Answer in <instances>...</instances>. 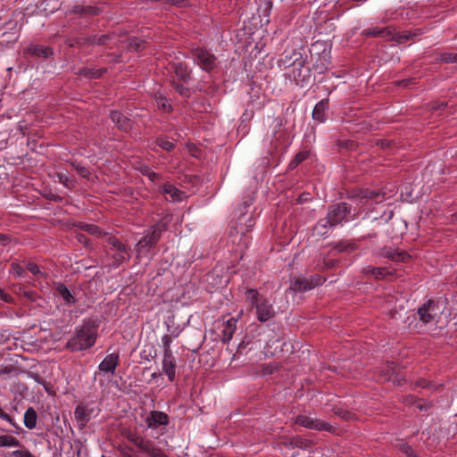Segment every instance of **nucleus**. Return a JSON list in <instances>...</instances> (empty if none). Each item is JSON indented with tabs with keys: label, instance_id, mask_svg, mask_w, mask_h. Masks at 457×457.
<instances>
[{
	"label": "nucleus",
	"instance_id": "obj_27",
	"mask_svg": "<svg viewBox=\"0 0 457 457\" xmlns=\"http://www.w3.org/2000/svg\"><path fill=\"white\" fill-rule=\"evenodd\" d=\"M155 101L160 109H162L164 112H168L170 109V104L167 102L166 98L161 94H155Z\"/></svg>",
	"mask_w": 457,
	"mask_h": 457
},
{
	"label": "nucleus",
	"instance_id": "obj_26",
	"mask_svg": "<svg viewBox=\"0 0 457 457\" xmlns=\"http://www.w3.org/2000/svg\"><path fill=\"white\" fill-rule=\"evenodd\" d=\"M364 272L375 277L376 278H384L389 274V272L385 268H374V267H369V268L365 269Z\"/></svg>",
	"mask_w": 457,
	"mask_h": 457
},
{
	"label": "nucleus",
	"instance_id": "obj_18",
	"mask_svg": "<svg viewBox=\"0 0 457 457\" xmlns=\"http://www.w3.org/2000/svg\"><path fill=\"white\" fill-rule=\"evenodd\" d=\"M335 226L333 220L327 215L326 218L320 220L314 227V233L319 236H324L328 232V229Z\"/></svg>",
	"mask_w": 457,
	"mask_h": 457
},
{
	"label": "nucleus",
	"instance_id": "obj_30",
	"mask_svg": "<svg viewBox=\"0 0 457 457\" xmlns=\"http://www.w3.org/2000/svg\"><path fill=\"white\" fill-rule=\"evenodd\" d=\"M308 156V153L307 152H301L299 154H296L295 160L290 163V168H295L296 167L300 162H302L303 161H304Z\"/></svg>",
	"mask_w": 457,
	"mask_h": 457
},
{
	"label": "nucleus",
	"instance_id": "obj_3",
	"mask_svg": "<svg viewBox=\"0 0 457 457\" xmlns=\"http://www.w3.org/2000/svg\"><path fill=\"white\" fill-rule=\"evenodd\" d=\"M253 226L254 220L253 213L248 212H241L237 218L236 225L229 232L232 243L246 246L248 244L246 233L250 231Z\"/></svg>",
	"mask_w": 457,
	"mask_h": 457
},
{
	"label": "nucleus",
	"instance_id": "obj_4",
	"mask_svg": "<svg viewBox=\"0 0 457 457\" xmlns=\"http://www.w3.org/2000/svg\"><path fill=\"white\" fill-rule=\"evenodd\" d=\"M420 320L424 324H437L440 320L441 311L434 301H428L419 310Z\"/></svg>",
	"mask_w": 457,
	"mask_h": 457
},
{
	"label": "nucleus",
	"instance_id": "obj_2",
	"mask_svg": "<svg viewBox=\"0 0 457 457\" xmlns=\"http://www.w3.org/2000/svg\"><path fill=\"white\" fill-rule=\"evenodd\" d=\"M97 337V328L92 322H85L75 328L74 335L67 342L71 351H83L93 346Z\"/></svg>",
	"mask_w": 457,
	"mask_h": 457
},
{
	"label": "nucleus",
	"instance_id": "obj_19",
	"mask_svg": "<svg viewBox=\"0 0 457 457\" xmlns=\"http://www.w3.org/2000/svg\"><path fill=\"white\" fill-rule=\"evenodd\" d=\"M328 108V100H321L314 106L312 111V118L315 120L323 122L325 120V111Z\"/></svg>",
	"mask_w": 457,
	"mask_h": 457
},
{
	"label": "nucleus",
	"instance_id": "obj_5",
	"mask_svg": "<svg viewBox=\"0 0 457 457\" xmlns=\"http://www.w3.org/2000/svg\"><path fill=\"white\" fill-rule=\"evenodd\" d=\"M162 229L159 226L153 228L151 233L141 238L137 244L136 250L139 256H148L154 245L158 241Z\"/></svg>",
	"mask_w": 457,
	"mask_h": 457
},
{
	"label": "nucleus",
	"instance_id": "obj_32",
	"mask_svg": "<svg viewBox=\"0 0 457 457\" xmlns=\"http://www.w3.org/2000/svg\"><path fill=\"white\" fill-rule=\"evenodd\" d=\"M143 175L146 176L151 182H154L157 174L150 170L147 166L140 167Z\"/></svg>",
	"mask_w": 457,
	"mask_h": 457
},
{
	"label": "nucleus",
	"instance_id": "obj_6",
	"mask_svg": "<svg viewBox=\"0 0 457 457\" xmlns=\"http://www.w3.org/2000/svg\"><path fill=\"white\" fill-rule=\"evenodd\" d=\"M328 215L336 226L349 220L348 216L350 215V207L345 203L335 204L331 207Z\"/></svg>",
	"mask_w": 457,
	"mask_h": 457
},
{
	"label": "nucleus",
	"instance_id": "obj_1",
	"mask_svg": "<svg viewBox=\"0 0 457 457\" xmlns=\"http://www.w3.org/2000/svg\"><path fill=\"white\" fill-rule=\"evenodd\" d=\"M245 297L247 307L250 311L254 310L259 321L265 322L275 316L276 311L272 303L255 289H247Z\"/></svg>",
	"mask_w": 457,
	"mask_h": 457
},
{
	"label": "nucleus",
	"instance_id": "obj_35",
	"mask_svg": "<svg viewBox=\"0 0 457 457\" xmlns=\"http://www.w3.org/2000/svg\"><path fill=\"white\" fill-rule=\"evenodd\" d=\"M390 257L395 262H406L410 256L407 253L401 252L394 253Z\"/></svg>",
	"mask_w": 457,
	"mask_h": 457
},
{
	"label": "nucleus",
	"instance_id": "obj_31",
	"mask_svg": "<svg viewBox=\"0 0 457 457\" xmlns=\"http://www.w3.org/2000/svg\"><path fill=\"white\" fill-rule=\"evenodd\" d=\"M34 54L44 57H47L53 54V51L47 47L37 46L34 49Z\"/></svg>",
	"mask_w": 457,
	"mask_h": 457
},
{
	"label": "nucleus",
	"instance_id": "obj_47",
	"mask_svg": "<svg viewBox=\"0 0 457 457\" xmlns=\"http://www.w3.org/2000/svg\"><path fill=\"white\" fill-rule=\"evenodd\" d=\"M7 242H8V238L3 235H0V243H2L3 245H5Z\"/></svg>",
	"mask_w": 457,
	"mask_h": 457
},
{
	"label": "nucleus",
	"instance_id": "obj_33",
	"mask_svg": "<svg viewBox=\"0 0 457 457\" xmlns=\"http://www.w3.org/2000/svg\"><path fill=\"white\" fill-rule=\"evenodd\" d=\"M83 229L92 235H101L102 232L100 230V228L96 226V225H93V224H85L82 226Z\"/></svg>",
	"mask_w": 457,
	"mask_h": 457
},
{
	"label": "nucleus",
	"instance_id": "obj_12",
	"mask_svg": "<svg viewBox=\"0 0 457 457\" xmlns=\"http://www.w3.org/2000/svg\"><path fill=\"white\" fill-rule=\"evenodd\" d=\"M119 363V356L116 353L108 354L99 364L98 369L103 373L113 374Z\"/></svg>",
	"mask_w": 457,
	"mask_h": 457
},
{
	"label": "nucleus",
	"instance_id": "obj_17",
	"mask_svg": "<svg viewBox=\"0 0 457 457\" xmlns=\"http://www.w3.org/2000/svg\"><path fill=\"white\" fill-rule=\"evenodd\" d=\"M149 457H167L159 448H157L154 442L145 440L144 446L140 450Z\"/></svg>",
	"mask_w": 457,
	"mask_h": 457
},
{
	"label": "nucleus",
	"instance_id": "obj_8",
	"mask_svg": "<svg viewBox=\"0 0 457 457\" xmlns=\"http://www.w3.org/2000/svg\"><path fill=\"white\" fill-rule=\"evenodd\" d=\"M321 283L320 278L307 279L304 278H295L291 280L289 289L294 292H305Z\"/></svg>",
	"mask_w": 457,
	"mask_h": 457
},
{
	"label": "nucleus",
	"instance_id": "obj_44",
	"mask_svg": "<svg viewBox=\"0 0 457 457\" xmlns=\"http://www.w3.org/2000/svg\"><path fill=\"white\" fill-rule=\"evenodd\" d=\"M403 452L408 455V456H411L412 453H413V451L411 450V448L410 446H408L407 445H403Z\"/></svg>",
	"mask_w": 457,
	"mask_h": 457
},
{
	"label": "nucleus",
	"instance_id": "obj_16",
	"mask_svg": "<svg viewBox=\"0 0 457 457\" xmlns=\"http://www.w3.org/2000/svg\"><path fill=\"white\" fill-rule=\"evenodd\" d=\"M237 327V320L234 318H230L223 324V329H222V341L224 343L229 342L233 337V334L236 330Z\"/></svg>",
	"mask_w": 457,
	"mask_h": 457
},
{
	"label": "nucleus",
	"instance_id": "obj_40",
	"mask_svg": "<svg viewBox=\"0 0 457 457\" xmlns=\"http://www.w3.org/2000/svg\"><path fill=\"white\" fill-rule=\"evenodd\" d=\"M0 418L8 421L13 427H16L15 423L13 422V420L7 413L4 412L2 410H0Z\"/></svg>",
	"mask_w": 457,
	"mask_h": 457
},
{
	"label": "nucleus",
	"instance_id": "obj_52",
	"mask_svg": "<svg viewBox=\"0 0 457 457\" xmlns=\"http://www.w3.org/2000/svg\"><path fill=\"white\" fill-rule=\"evenodd\" d=\"M156 376H157L156 373H153V375H152L153 378H155Z\"/></svg>",
	"mask_w": 457,
	"mask_h": 457
},
{
	"label": "nucleus",
	"instance_id": "obj_21",
	"mask_svg": "<svg viewBox=\"0 0 457 457\" xmlns=\"http://www.w3.org/2000/svg\"><path fill=\"white\" fill-rule=\"evenodd\" d=\"M56 293L63 299L65 303L73 304L76 303L75 296L64 285L58 284L56 286Z\"/></svg>",
	"mask_w": 457,
	"mask_h": 457
},
{
	"label": "nucleus",
	"instance_id": "obj_51",
	"mask_svg": "<svg viewBox=\"0 0 457 457\" xmlns=\"http://www.w3.org/2000/svg\"><path fill=\"white\" fill-rule=\"evenodd\" d=\"M246 205H247V206H250V205H251V200L249 201V203H248V202H247V203H245V206H246Z\"/></svg>",
	"mask_w": 457,
	"mask_h": 457
},
{
	"label": "nucleus",
	"instance_id": "obj_48",
	"mask_svg": "<svg viewBox=\"0 0 457 457\" xmlns=\"http://www.w3.org/2000/svg\"><path fill=\"white\" fill-rule=\"evenodd\" d=\"M410 37H411L410 35L404 34V35L401 36L400 37H401L402 41H405V40H408L410 38Z\"/></svg>",
	"mask_w": 457,
	"mask_h": 457
},
{
	"label": "nucleus",
	"instance_id": "obj_10",
	"mask_svg": "<svg viewBox=\"0 0 457 457\" xmlns=\"http://www.w3.org/2000/svg\"><path fill=\"white\" fill-rule=\"evenodd\" d=\"M169 422L168 415L158 411H150L145 418L147 428L154 429L158 426H165Z\"/></svg>",
	"mask_w": 457,
	"mask_h": 457
},
{
	"label": "nucleus",
	"instance_id": "obj_11",
	"mask_svg": "<svg viewBox=\"0 0 457 457\" xmlns=\"http://www.w3.org/2000/svg\"><path fill=\"white\" fill-rule=\"evenodd\" d=\"M295 423L310 429L328 430L329 426L325 422L308 415H299Z\"/></svg>",
	"mask_w": 457,
	"mask_h": 457
},
{
	"label": "nucleus",
	"instance_id": "obj_43",
	"mask_svg": "<svg viewBox=\"0 0 457 457\" xmlns=\"http://www.w3.org/2000/svg\"><path fill=\"white\" fill-rule=\"evenodd\" d=\"M402 197L403 198L404 201H407V202H411L413 200V197L411 196V193H404L403 191H402V194H401Z\"/></svg>",
	"mask_w": 457,
	"mask_h": 457
},
{
	"label": "nucleus",
	"instance_id": "obj_41",
	"mask_svg": "<svg viewBox=\"0 0 457 457\" xmlns=\"http://www.w3.org/2000/svg\"><path fill=\"white\" fill-rule=\"evenodd\" d=\"M176 90L183 96H188V89L187 87H185L184 86L182 85H177L175 87Z\"/></svg>",
	"mask_w": 457,
	"mask_h": 457
},
{
	"label": "nucleus",
	"instance_id": "obj_28",
	"mask_svg": "<svg viewBox=\"0 0 457 457\" xmlns=\"http://www.w3.org/2000/svg\"><path fill=\"white\" fill-rule=\"evenodd\" d=\"M380 196V193L371 191V190H365L362 193L361 201L364 200V204L368 203L369 200H374L375 203H379V200L378 199Z\"/></svg>",
	"mask_w": 457,
	"mask_h": 457
},
{
	"label": "nucleus",
	"instance_id": "obj_14",
	"mask_svg": "<svg viewBox=\"0 0 457 457\" xmlns=\"http://www.w3.org/2000/svg\"><path fill=\"white\" fill-rule=\"evenodd\" d=\"M301 53L297 50H286L283 57L280 59V65L285 68L295 64L301 59Z\"/></svg>",
	"mask_w": 457,
	"mask_h": 457
},
{
	"label": "nucleus",
	"instance_id": "obj_38",
	"mask_svg": "<svg viewBox=\"0 0 457 457\" xmlns=\"http://www.w3.org/2000/svg\"><path fill=\"white\" fill-rule=\"evenodd\" d=\"M366 36H381L384 33L383 29H368L363 31Z\"/></svg>",
	"mask_w": 457,
	"mask_h": 457
},
{
	"label": "nucleus",
	"instance_id": "obj_13",
	"mask_svg": "<svg viewBox=\"0 0 457 457\" xmlns=\"http://www.w3.org/2000/svg\"><path fill=\"white\" fill-rule=\"evenodd\" d=\"M161 193L169 201L180 202L186 197V194L172 185H165L162 187Z\"/></svg>",
	"mask_w": 457,
	"mask_h": 457
},
{
	"label": "nucleus",
	"instance_id": "obj_29",
	"mask_svg": "<svg viewBox=\"0 0 457 457\" xmlns=\"http://www.w3.org/2000/svg\"><path fill=\"white\" fill-rule=\"evenodd\" d=\"M157 145L166 151H170L174 147V145L171 141L162 137L157 139Z\"/></svg>",
	"mask_w": 457,
	"mask_h": 457
},
{
	"label": "nucleus",
	"instance_id": "obj_46",
	"mask_svg": "<svg viewBox=\"0 0 457 457\" xmlns=\"http://www.w3.org/2000/svg\"><path fill=\"white\" fill-rule=\"evenodd\" d=\"M79 172L82 177H87V175L89 174L88 170L84 167H80L79 169Z\"/></svg>",
	"mask_w": 457,
	"mask_h": 457
},
{
	"label": "nucleus",
	"instance_id": "obj_7",
	"mask_svg": "<svg viewBox=\"0 0 457 457\" xmlns=\"http://www.w3.org/2000/svg\"><path fill=\"white\" fill-rule=\"evenodd\" d=\"M195 62L204 71L212 70L215 65V57L210 52L198 48L194 53Z\"/></svg>",
	"mask_w": 457,
	"mask_h": 457
},
{
	"label": "nucleus",
	"instance_id": "obj_49",
	"mask_svg": "<svg viewBox=\"0 0 457 457\" xmlns=\"http://www.w3.org/2000/svg\"><path fill=\"white\" fill-rule=\"evenodd\" d=\"M168 2L171 3L172 4H179V0H167Z\"/></svg>",
	"mask_w": 457,
	"mask_h": 457
},
{
	"label": "nucleus",
	"instance_id": "obj_45",
	"mask_svg": "<svg viewBox=\"0 0 457 457\" xmlns=\"http://www.w3.org/2000/svg\"><path fill=\"white\" fill-rule=\"evenodd\" d=\"M12 270L17 276H21L22 273V270L18 265H12Z\"/></svg>",
	"mask_w": 457,
	"mask_h": 457
},
{
	"label": "nucleus",
	"instance_id": "obj_20",
	"mask_svg": "<svg viewBox=\"0 0 457 457\" xmlns=\"http://www.w3.org/2000/svg\"><path fill=\"white\" fill-rule=\"evenodd\" d=\"M109 243L110 245H112L114 249L118 251L117 256L115 257L117 261H122L129 256L127 247L122 243H120L117 238L111 237L109 239Z\"/></svg>",
	"mask_w": 457,
	"mask_h": 457
},
{
	"label": "nucleus",
	"instance_id": "obj_25",
	"mask_svg": "<svg viewBox=\"0 0 457 457\" xmlns=\"http://www.w3.org/2000/svg\"><path fill=\"white\" fill-rule=\"evenodd\" d=\"M20 442L12 436L3 435L0 436V446L2 447H18Z\"/></svg>",
	"mask_w": 457,
	"mask_h": 457
},
{
	"label": "nucleus",
	"instance_id": "obj_34",
	"mask_svg": "<svg viewBox=\"0 0 457 457\" xmlns=\"http://www.w3.org/2000/svg\"><path fill=\"white\" fill-rule=\"evenodd\" d=\"M130 442H132L137 447H138L140 450L144 446V444L145 442V439H144L142 436H137V435H131L129 436Z\"/></svg>",
	"mask_w": 457,
	"mask_h": 457
},
{
	"label": "nucleus",
	"instance_id": "obj_23",
	"mask_svg": "<svg viewBox=\"0 0 457 457\" xmlns=\"http://www.w3.org/2000/svg\"><path fill=\"white\" fill-rule=\"evenodd\" d=\"M173 70L179 79L186 80L189 78V70L187 64L179 61L173 64Z\"/></svg>",
	"mask_w": 457,
	"mask_h": 457
},
{
	"label": "nucleus",
	"instance_id": "obj_9",
	"mask_svg": "<svg viewBox=\"0 0 457 457\" xmlns=\"http://www.w3.org/2000/svg\"><path fill=\"white\" fill-rule=\"evenodd\" d=\"M162 370L170 382L174 381L176 378V360L171 351L163 353Z\"/></svg>",
	"mask_w": 457,
	"mask_h": 457
},
{
	"label": "nucleus",
	"instance_id": "obj_15",
	"mask_svg": "<svg viewBox=\"0 0 457 457\" xmlns=\"http://www.w3.org/2000/svg\"><path fill=\"white\" fill-rule=\"evenodd\" d=\"M111 119L112 122L122 130H128L131 128L130 120L120 112H112L111 113Z\"/></svg>",
	"mask_w": 457,
	"mask_h": 457
},
{
	"label": "nucleus",
	"instance_id": "obj_37",
	"mask_svg": "<svg viewBox=\"0 0 457 457\" xmlns=\"http://www.w3.org/2000/svg\"><path fill=\"white\" fill-rule=\"evenodd\" d=\"M57 178L60 183H62L65 187H69L70 179L67 174L63 172H59L57 173Z\"/></svg>",
	"mask_w": 457,
	"mask_h": 457
},
{
	"label": "nucleus",
	"instance_id": "obj_39",
	"mask_svg": "<svg viewBox=\"0 0 457 457\" xmlns=\"http://www.w3.org/2000/svg\"><path fill=\"white\" fill-rule=\"evenodd\" d=\"M26 268L29 271H30L34 275H37L40 273L39 267L37 264L29 263Z\"/></svg>",
	"mask_w": 457,
	"mask_h": 457
},
{
	"label": "nucleus",
	"instance_id": "obj_36",
	"mask_svg": "<svg viewBox=\"0 0 457 457\" xmlns=\"http://www.w3.org/2000/svg\"><path fill=\"white\" fill-rule=\"evenodd\" d=\"M171 341H172V338L169 335H164L162 338V343L163 345V347H164V353H167V351H171L170 350V344H171Z\"/></svg>",
	"mask_w": 457,
	"mask_h": 457
},
{
	"label": "nucleus",
	"instance_id": "obj_50",
	"mask_svg": "<svg viewBox=\"0 0 457 457\" xmlns=\"http://www.w3.org/2000/svg\"><path fill=\"white\" fill-rule=\"evenodd\" d=\"M101 72H102V71H96L94 73V75H95V76H100V75H101Z\"/></svg>",
	"mask_w": 457,
	"mask_h": 457
},
{
	"label": "nucleus",
	"instance_id": "obj_22",
	"mask_svg": "<svg viewBox=\"0 0 457 457\" xmlns=\"http://www.w3.org/2000/svg\"><path fill=\"white\" fill-rule=\"evenodd\" d=\"M75 419L80 427H84L89 420V411L85 406H78L74 412Z\"/></svg>",
	"mask_w": 457,
	"mask_h": 457
},
{
	"label": "nucleus",
	"instance_id": "obj_24",
	"mask_svg": "<svg viewBox=\"0 0 457 457\" xmlns=\"http://www.w3.org/2000/svg\"><path fill=\"white\" fill-rule=\"evenodd\" d=\"M24 425L29 429H33L37 425V413L32 408H29L24 413Z\"/></svg>",
	"mask_w": 457,
	"mask_h": 457
},
{
	"label": "nucleus",
	"instance_id": "obj_42",
	"mask_svg": "<svg viewBox=\"0 0 457 457\" xmlns=\"http://www.w3.org/2000/svg\"><path fill=\"white\" fill-rule=\"evenodd\" d=\"M141 47V42L137 39H133V41L129 45V48L134 51H138Z\"/></svg>",
	"mask_w": 457,
	"mask_h": 457
}]
</instances>
